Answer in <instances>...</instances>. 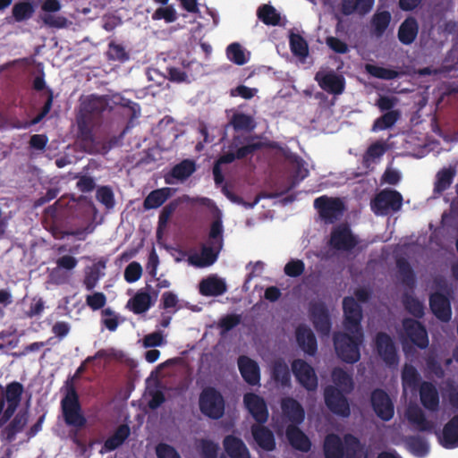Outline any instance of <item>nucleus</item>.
<instances>
[{
  "instance_id": "58",
  "label": "nucleus",
  "mask_w": 458,
  "mask_h": 458,
  "mask_svg": "<svg viewBox=\"0 0 458 458\" xmlns=\"http://www.w3.org/2000/svg\"><path fill=\"white\" fill-rule=\"evenodd\" d=\"M198 447L202 458H217L219 445L214 441L202 438L199 441Z\"/></svg>"
},
{
  "instance_id": "13",
  "label": "nucleus",
  "mask_w": 458,
  "mask_h": 458,
  "mask_svg": "<svg viewBox=\"0 0 458 458\" xmlns=\"http://www.w3.org/2000/svg\"><path fill=\"white\" fill-rule=\"evenodd\" d=\"M292 371L299 384L308 391L318 388V377L314 369L305 360L296 359L292 362Z\"/></svg>"
},
{
  "instance_id": "51",
  "label": "nucleus",
  "mask_w": 458,
  "mask_h": 458,
  "mask_svg": "<svg viewBox=\"0 0 458 458\" xmlns=\"http://www.w3.org/2000/svg\"><path fill=\"white\" fill-rule=\"evenodd\" d=\"M230 123L236 131H252L256 128V123L253 117L243 113L233 114Z\"/></svg>"
},
{
  "instance_id": "34",
  "label": "nucleus",
  "mask_w": 458,
  "mask_h": 458,
  "mask_svg": "<svg viewBox=\"0 0 458 458\" xmlns=\"http://www.w3.org/2000/svg\"><path fill=\"white\" fill-rule=\"evenodd\" d=\"M131 429L127 424H121L105 442L100 454L112 452L120 447L130 437Z\"/></svg>"
},
{
  "instance_id": "57",
  "label": "nucleus",
  "mask_w": 458,
  "mask_h": 458,
  "mask_svg": "<svg viewBox=\"0 0 458 458\" xmlns=\"http://www.w3.org/2000/svg\"><path fill=\"white\" fill-rule=\"evenodd\" d=\"M177 207L178 203L176 201H171L162 208L158 216L157 235L166 227L171 216L174 213Z\"/></svg>"
},
{
  "instance_id": "3",
  "label": "nucleus",
  "mask_w": 458,
  "mask_h": 458,
  "mask_svg": "<svg viewBox=\"0 0 458 458\" xmlns=\"http://www.w3.org/2000/svg\"><path fill=\"white\" fill-rule=\"evenodd\" d=\"M254 136H233L228 146V151L221 155V161L233 163L236 159H243L262 149L265 144L255 140Z\"/></svg>"
},
{
  "instance_id": "9",
  "label": "nucleus",
  "mask_w": 458,
  "mask_h": 458,
  "mask_svg": "<svg viewBox=\"0 0 458 458\" xmlns=\"http://www.w3.org/2000/svg\"><path fill=\"white\" fill-rule=\"evenodd\" d=\"M344 327L349 333H363L361 327L362 309L352 296L343 300Z\"/></svg>"
},
{
  "instance_id": "36",
  "label": "nucleus",
  "mask_w": 458,
  "mask_h": 458,
  "mask_svg": "<svg viewBox=\"0 0 458 458\" xmlns=\"http://www.w3.org/2000/svg\"><path fill=\"white\" fill-rule=\"evenodd\" d=\"M344 440L334 433L326 436L323 444L325 458H344Z\"/></svg>"
},
{
  "instance_id": "7",
  "label": "nucleus",
  "mask_w": 458,
  "mask_h": 458,
  "mask_svg": "<svg viewBox=\"0 0 458 458\" xmlns=\"http://www.w3.org/2000/svg\"><path fill=\"white\" fill-rule=\"evenodd\" d=\"M23 386L17 381H13L6 386L5 400L7 408L4 411L5 401L0 400V428L4 426L14 414L23 394Z\"/></svg>"
},
{
  "instance_id": "21",
  "label": "nucleus",
  "mask_w": 458,
  "mask_h": 458,
  "mask_svg": "<svg viewBox=\"0 0 458 458\" xmlns=\"http://www.w3.org/2000/svg\"><path fill=\"white\" fill-rule=\"evenodd\" d=\"M296 342L307 354L313 356L318 351V343L312 330L306 325H300L295 331Z\"/></svg>"
},
{
  "instance_id": "61",
  "label": "nucleus",
  "mask_w": 458,
  "mask_h": 458,
  "mask_svg": "<svg viewBox=\"0 0 458 458\" xmlns=\"http://www.w3.org/2000/svg\"><path fill=\"white\" fill-rule=\"evenodd\" d=\"M242 320L241 315L228 314L219 319L218 327L223 333H227L236 327Z\"/></svg>"
},
{
  "instance_id": "37",
  "label": "nucleus",
  "mask_w": 458,
  "mask_h": 458,
  "mask_svg": "<svg viewBox=\"0 0 458 458\" xmlns=\"http://www.w3.org/2000/svg\"><path fill=\"white\" fill-rule=\"evenodd\" d=\"M154 302L150 294L147 292L138 291L135 295L131 298L127 303V307L134 314L140 315L147 312Z\"/></svg>"
},
{
  "instance_id": "27",
  "label": "nucleus",
  "mask_w": 458,
  "mask_h": 458,
  "mask_svg": "<svg viewBox=\"0 0 458 458\" xmlns=\"http://www.w3.org/2000/svg\"><path fill=\"white\" fill-rule=\"evenodd\" d=\"M406 418L408 421L420 432H432L435 428L433 421L426 418L423 411L418 406H410L406 411Z\"/></svg>"
},
{
  "instance_id": "15",
  "label": "nucleus",
  "mask_w": 458,
  "mask_h": 458,
  "mask_svg": "<svg viewBox=\"0 0 458 458\" xmlns=\"http://www.w3.org/2000/svg\"><path fill=\"white\" fill-rule=\"evenodd\" d=\"M376 349L378 355L388 366H395L399 361L397 350L391 336L385 333L379 332L375 339Z\"/></svg>"
},
{
  "instance_id": "49",
  "label": "nucleus",
  "mask_w": 458,
  "mask_h": 458,
  "mask_svg": "<svg viewBox=\"0 0 458 458\" xmlns=\"http://www.w3.org/2000/svg\"><path fill=\"white\" fill-rule=\"evenodd\" d=\"M420 376L416 368L405 364L402 370V384L403 388L416 389L420 385Z\"/></svg>"
},
{
  "instance_id": "4",
  "label": "nucleus",
  "mask_w": 458,
  "mask_h": 458,
  "mask_svg": "<svg viewBox=\"0 0 458 458\" xmlns=\"http://www.w3.org/2000/svg\"><path fill=\"white\" fill-rule=\"evenodd\" d=\"M61 409L64 422L68 426L81 428L85 427L87 420L82 414L79 394L73 386H71L61 401Z\"/></svg>"
},
{
  "instance_id": "18",
  "label": "nucleus",
  "mask_w": 458,
  "mask_h": 458,
  "mask_svg": "<svg viewBox=\"0 0 458 458\" xmlns=\"http://www.w3.org/2000/svg\"><path fill=\"white\" fill-rule=\"evenodd\" d=\"M62 5L59 0H45L41 4V10L46 13L41 16L45 25L50 28L62 29L67 26L68 21L64 16L54 15L61 10Z\"/></svg>"
},
{
  "instance_id": "26",
  "label": "nucleus",
  "mask_w": 458,
  "mask_h": 458,
  "mask_svg": "<svg viewBox=\"0 0 458 458\" xmlns=\"http://www.w3.org/2000/svg\"><path fill=\"white\" fill-rule=\"evenodd\" d=\"M251 434L257 445L263 450L270 452L276 448L274 433L259 423L251 426Z\"/></svg>"
},
{
  "instance_id": "45",
  "label": "nucleus",
  "mask_w": 458,
  "mask_h": 458,
  "mask_svg": "<svg viewBox=\"0 0 458 458\" xmlns=\"http://www.w3.org/2000/svg\"><path fill=\"white\" fill-rule=\"evenodd\" d=\"M34 13V5L30 0L20 1L13 6L12 19L15 22L25 21L30 19Z\"/></svg>"
},
{
  "instance_id": "35",
  "label": "nucleus",
  "mask_w": 458,
  "mask_h": 458,
  "mask_svg": "<svg viewBox=\"0 0 458 458\" xmlns=\"http://www.w3.org/2000/svg\"><path fill=\"white\" fill-rule=\"evenodd\" d=\"M374 3L375 0H342L341 13L345 16L353 13L363 16L372 10Z\"/></svg>"
},
{
  "instance_id": "19",
  "label": "nucleus",
  "mask_w": 458,
  "mask_h": 458,
  "mask_svg": "<svg viewBox=\"0 0 458 458\" xmlns=\"http://www.w3.org/2000/svg\"><path fill=\"white\" fill-rule=\"evenodd\" d=\"M243 402L248 411L258 423L262 424L267 420L268 411L262 397L253 393H248L244 394Z\"/></svg>"
},
{
  "instance_id": "50",
  "label": "nucleus",
  "mask_w": 458,
  "mask_h": 458,
  "mask_svg": "<svg viewBox=\"0 0 458 458\" xmlns=\"http://www.w3.org/2000/svg\"><path fill=\"white\" fill-rule=\"evenodd\" d=\"M344 440V458H361L362 447L358 437L352 434H346Z\"/></svg>"
},
{
  "instance_id": "29",
  "label": "nucleus",
  "mask_w": 458,
  "mask_h": 458,
  "mask_svg": "<svg viewBox=\"0 0 458 458\" xmlns=\"http://www.w3.org/2000/svg\"><path fill=\"white\" fill-rule=\"evenodd\" d=\"M440 444L447 449L458 447V414L454 415L443 428L438 437Z\"/></svg>"
},
{
  "instance_id": "32",
  "label": "nucleus",
  "mask_w": 458,
  "mask_h": 458,
  "mask_svg": "<svg viewBox=\"0 0 458 458\" xmlns=\"http://www.w3.org/2000/svg\"><path fill=\"white\" fill-rule=\"evenodd\" d=\"M196 170V165L193 160L184 159L179 164L175 165L170 172L165 175V182L167 184H172V179L180 181L189 178Z\"/></svg>"
},
{
  "instance_id": "62",
  "label": "nucleus",
  "mask_w": 458,
  "mask_h": 458,
  "mask_svg": "<svg viewBox=\"0 0 458 458\" xmlns=\"http://www.w3.org/2000/svg\"><path fill=\"white\" fill-rule=\"evenodd\" d=\"M96 198L107 208H112L114 205V193L108 186L99 187L97 190Z\"/></svg>"
},
{
  "instance_id": "42",
  "label": "nucleus",
  "mask_w": 458,
  "mask_h": 458,
  "mask_svg": "<svg viewBox=\"0 0 458 458\" xmlns=\"http://www.w3.org/2000/svg\"><path fill=\"white\" fill-rule=\"evenodd\" d=\"M170 197L169 188L157 189L149 192L144 199L143 208L146 210L155 209L161 207Z\"/></svg>"
},
{
  "instance_id": "24",
  "label": "nucleus",
  "mask_w": 458,
  "mask_h": 458,
  "mask_svg": "<svg viewBox=\"0 0 458 458\" xmlns=\"http://www.w3.org/2000/svg\"><path fill=\"white\" fill-rule=\"evenodd\" d=\"M316 80L318 81L320 88L330 94L340 95L344 90V78L334 72H327L321 77L318 73L316 75Z\"/></svg>"
},
{
  "instance_id": "12",
  "label": "nucleus",
  "mask_w": 458,
  "mask_h": 458,
  "mask_svg": "<svg viewBox=\"0 0 458 458\" xmlns=\"http://www.w3.org/2000/svg\"><path fill=\"white\" fill-rule=\"evenodd\" d=\"M309 312L316 331L322 336H327L332 323L327 305L322 301H312L310 303Z\"/></svg>"
},
{
  "instance_id": "44",
  "label": "nucleus",
  "mask_w": 458,
  "mask_h": 458,
  "mask_svg": "<svg viewBox=\"0 0 458 458\" xmlns=\"http://www.w3.org/2000/svg\"><path fill=\"white\" fill-rule=\"evenodd\" d=\"M332 380L335 387L345 394H350L354 387L352 377L341 368H335L332 371Z\"/></svg>"
},
{
  "instance_id": "53",
  "label": "nucleus",
  "mask_w": 458,
  "mask_h": 458,
  "mask_svg": "<svg viewBox=\"0 0 458 458\" xmlns=\"http://www.w3.org/2000/svg\"><path fill=\"white\" fill-rule=\"evenodd\" d=\"M404 309L415 318H420L424 316V305L417 298L409 293L403 296Z\"/></svg>"
},
{
  "instance_id": "63",
  "label": "nucleus",
  "mask_w": 458,
  "mask_h": 458,
  "mask_svg": "<svg viewBox=\"0 0 458 458\" xmlns=\"http://www.w3.org/2000/svg\"><path fill=\"white\" fill-rule=\"evenodd\" d=\"M155 21L165 20L166 22H174L177 19V14L173 6L159 7L152 14Z\"/></svg>"
},
{
  "instance_id": "16",
  "label": "nucleus",
  "mask_w": 458,
  "mask_h": 458,
  "mask_svg": "<svg viewBox=\"0 0 458 458\" xmlns=\"http://www.w3.org/2000/svg\"><path fill=\"white\" fill-rule=\"evenodd\" d=\"M403 327L410 341L420 349L428 346V332L424 325L413 318H404Z\"/></svg>"
},
{
  "instance_id": "5",
  "label": "nucleus",
  "mask_w": 458,
  "mask_h": 458,
  "mask_svg": "<svg viewBox=\"0 0 458 458\" xmlns=\"http://www.w3.org/2000/svg\"><path fill=\"white\" fill-rule=\"evenodd\" d=\"M199 406L203 415L213 420L222 418L225 413V399L222 394L213 386L202 389Z\"/></svg>"
},
{
  "instance_id": "11",
  "label": "nucleus",
  "mask_w": 458,
  "mask_h": 458,
  "mask_svg": "<svg viewBox=\"0 0 458 458\" xmlns=\"http://www.w3.org/2000/svg\"><path fill=\"white\" fill-rule=\"evenodd\" d=\"M314 207L319 216L327 222L337 220L344 210V202L338 198L320 196L314 200Z\"/></svg>"
},
{
  "instance_id": "40",
  "label": "nucleus",
  "mask_w": 458,
  "mask_h": 458,
  "mask_svg": "<svg viewBox=\"0 0 458 458\" xmlns=\"http://www.w3.org/2000/svg\"><path fill=\"white\" fill-rule=\"evenodd\" d=\"M388 147L386 142L377 140L369 146L362 157V163L365 167H369L371 164L378 161L387 151Z\"/></svg>"
},
{
  "instance_id": "41",
  "label": "nucleus",
  "mask_w": 458,
  "mask_h": 458,
  "mask_svg": "<svg viewBox=\"0 0 458 458\" xmlns=\"http://www.w3.org/2000/svg\"><path fill=\"white\" fill-rule=\"evenodd\" d=\"M455 176V169L452 166L439 170L436 175L434 193L442 194L453 183Z\"/></svg>"
},
{
  "instance_id": "48",
  "label": "nucleus",
  "mask_w": 458,
  "mask_h": 458,
  "mask_svg": "<svg viewBox=\"0 0 458 458\" xmlns=\"http://www.w3.org/2000/svg\"><path fill=\"white\" fill-rule=\"evenodd\" d=\"M258 18L266 25L277 26L280 24L281 16L276 9L270 4H263L257 11Z\"/></svg>"
},
{
  "instance_id": "64",
  "label": "nucleus",
  "mask_w": 458,
  "mask_h": 458,
  "mask_svg": "<svg viewBox=\"0 0 458 458\" xmlns=\"http://www.w3.org/2000/svg\"><path fill=\"white\" fill-rule=\"evenodd\" d=\"M142 275V267L140 263L133 261L124 270V279L127 283H135Z\"/></svg>"
},
{
  "instance_id": "31",
  "label": "nucleus",
  "mask_w": 458,
  "mask_h": 458,
  "mask_svg": "<svg viewBox=\"0 0 458 458\" xmlns=\"http://www.w3.org/2000/svg\"><path fill=\"white\" fill-rule=\"evenodd\" d=\"M419 33V23L414 17H407L400 25L397 32L399 41L406 46L411 45Z\"/></svg>"
},
{
  "instance_id": "33",
  "label": "nucleus",
  "mask_w": 458,
  "mask_h": 458,
  "mask_svg": "<svg viewBox=\"0 0 458 458\" xmlns=\"http://www.w3.org/2000/svg\"><path fill=\"white\" fill-rule=\"evenodd\" d=\"M199 291L203 296H220L227 291V287L223 279L213 276L200 281Z\"/></svg>"
},
{
  "instance_id": "20",
  "label": "nucleus",
  "mask_w": 458,
  "mask_h": 458,
  "mask_svg": "<svg viewBox=\"0 0 458 458\" xmlns=\"http://www.w3.org/2000/svg\"><path fill=\"white\" fill-rule=\"evenodd\" d=\"M429 307L439 320L448 322L451 319V303L445 294L438 292L432 293L429 297Z\"/></svg>"
},
{
  "instance_id": "17",
  "label": "nucleus",
  "mask_w": 458,
  "mask_h": 458,
  "mask_svg": "<svg viewBox=\"0 0 458 458\" xmlns=\"http://www.w3.org/2000/svg\"><path fill=\"white\" fill-rule=\"evenodd\" d=\"M106 107L107 101L103 97L91 95L81 102L79 116L97 122Z\"/></svg>"
},
{
  "instance_id": "6",
  "label": "nucleus",
  "mask_w": 458,
  "mask_h": 458,
  "mask_svg": "<svg viewBox=\"0 0 458 458\" xmlns=\"http://www.w3.org/2000/svg\"><path fill=\"white\" fill-rule=\"evenodd\" d=\"M403 205L402 194L392 189L380 191L371 200V210L377 216L387 215L390 211L397 212Z\"/></svg>"
},
{
  "instance_id": "28",
  "label": "nucleus",
  "mask_w": 458,
  "mask_h": 458,
  "mask_svg": "<svg viewBox=\"0 0 458 458\" xmlns=\"http://www.w3.org/2000/svg\"><path fill=\"white\" fill-rule=\"evenodd\" d=\"M284 415L293 425L301 424L305 418V411L301 404L292 397L283 399L281 403Z\"/></svg>"
},
{
  "instance_id": "54",
  "label": "nucleus",
  "mask_w": 458,
  "mask_h": 458,
  "mask_svg": "<svg viewBox=\"0 0 458 458\" xmlns=\"http://www.w3.org/2000/svg\"><path fill=\"white\" fill-rule=\"evenodd\" d=\"M290 48L293 55L305 58L309 54L307 41L300 34L293 33L290 36Z\"/></svg>"
},
{
  "instance_id": "39",
  "label": "nucleus",
  "mask_w": 458,
  "mask_h": 458,
  "mask_svg": "<svg viewBox=\"0 0 458 458\" xmlns=\"http://www.w3.org/2000/svg\"><path fill=\"white\" fill-rule=\"evenodd\" d=\"M406 448L417 457H425L429 452V445L427 439L420 435L405 437Z\"/></svg>"
},
{
  "instance_id": "1",
  "label": "nucleus",
  "mask_w": 458,
  "mask_h": 458,
  "mask_svg": "<svg viewBox=\"0 0 458 458\" xmlns=\"http://www.w3.org/2000/svg\"><path fill=\"white\" fill-rule=\"evenodd\" d=\"M224 227L220 218L215 219L211 225L208 233V245L201 248L200 256L193 255L190 257V262L199 267H205L213 265L219 255L224 244L223 239Z\"/></svg>"
},
{
  "instance_id": "22",
  "label": "nucleus",
  "mask_w": 458,
  "mask_h": 458,
  "mask_svg": "<svg viewBox=\"0 0 458 458\" xmlns=\"http://www.w3.org/2000/svg\"><path fill=\"white\" fill-rule=\"evenodd\" d=\"M238 368L242 378L250 386H256L260 380V371L258 363L242 355L238 358Z\"/></svg>"
},
{
  "instance_id": "52",
  "label": "nucleus",
  "mask_w": 458,
  "mask_h": 458,
  "mask_svg": "<svg viewBox=\"0 0 458 458\" xmlns=\"http://www.w3.org/2000/svg\"><path fill=\"white\" fill-rule=\"evenodd\" d=\"M78 139L86 144H91L94 141L93 125L94 121L78 116Z\"/></svg>"
},
{
  "instance_id": "56",
  "label": "nucleus",
  "mask_w": 458,
  "mask_h": 458,
  "mask_svg": "<svg viewBox=\"0 0 458 458\" xmlns=\"http://www.w3.org/2000/svg\"><path fill=\"white\" fill-rule=\"evenodd\" d=\"M396 265L403 283L408 286L413 285L415 276L410 263L404 259H399Z\"/></svg>"
},
{
  "instance_id": "30",
  "label": "nucleus",
  "mask_w": 458,
  "mask_h": 458,
  "mask_svg": "<svg viewBox=\"0 0 458 458\" xmlns=\"http://www.w3.org/2000/svg\"><path fill=\"white\" fill-rule=\"evenodd\" d=\"M223 445L230 458H250V454L244 442L233 435L225 437Z\"/></svg>"
},
{
  "instance_id": "38",
  "label": "nucleus",
  "mask_w": 458,
  "mask_h": 458,
  "mask_svg": "<svg viewBox=\"0 0 458 458\" xmlns=\"http://www.w3.org/2000/svg\"><path fill=\"white\" fill-rule=\"evenodd\" d=\"M28 422L27 411L18 412L13 420L3 429L2 435L8 442L15 439L17 433L22 431Z\"/></svg>"
},
{
  "instance_id": "46",
  "label": "nucleus",
  "mask_w": 458,
  "mask_h": 458,
  "mask_svg": "<svg viewBox=\"0 0 458 458\" xmlns=\"http://www.w3.org/2000/svg\"><path fill=\"white\" fill-rule=\"evenodd\" d=\"M272 377L282 386L291 384V373L288 365L283 360H277L272 366Z\"/></svg>"
},
{
  "instance_id": "8",
  "label": "nucleus",
  "mask_w": 458,
  "mask_h": 458,
  "mask_svg": "<svg viewBox=\"0 0 458 458\" xmlns=\"http://www.w3.org/2000/svg\"><path fill=\"white\" fill-rule=\"evenodd\" d=\"M358 239L347 224H340L332 228L328 245L338 251H351L358 245Z\"/></svg>"
},
{
  "instance_id": "23",
  "label": "nucleus",
  "mask_w": 458,
  "mask_h": 458,
  "mask_svg": "<svg viewBox=\"0 0 458 458\" xmlns=\"http://www.w3.org/2000/svg\"><path fill=\"white\" fill-rule=\"evenodd\" d=\"M285 436L295 450L302 453H308L311 448V441L308 436L298 428V425L290 424L286 427Z\"/></svg>"
},
{
  "instance_id": "10",
  "label": "nucleus",
  "mask_w": 458,
  "mask_h": 458,
  "mask_svg": "<svg viewBox=\"0 0 458 458\" xmlns=\"http://www.w3.org/2000/svg\"><path fill=\"white\" fill-rule=\"evenodd\" d=\"M344 394L334 386H327L324 389L325 403L328 410L337 416L347 418L351 414V409Z\"/></svg>"
},
{
  "instance_id": "55",
  "label": "nucleus",
  "mask_w": 458,
  "mask_h": 458,
  "mask_svg": "<svg viewBox=\"0 0 458 458\" xmlns=\"http://www.w3.org/2000/svg\"><path fill=\"white\" fill-rule=\"evenodd\" d=\"M366 71L375 78L386 81L394 80L400 76V73L395 70L373 64H367Z\"/></svg>"
},
{
  "instance_id": "59",
  "label": "nucleus",
  "mask_w": 458,
  "mask_h": 458,
  "mask_svg": "<svg viewBox=\"0 0 458 458\" xmlns=\"http://www.w3.org/2000/svg\"><path fill=\"white\" fill-rule=\"evenodd\" d=\"M228 59L235 64L243 65L247 63L244 52L239 43H232L226 48Z\"/></svg>"
},
{
  "instance_id": "47",
  "label": "nucleus",
  "mask_w": 458,
  "mask_h": 458,
  "mask_svg": "<svg viewBox=\"0 0 458 458\" xmlns=\"http://www.w3.org/2000/svg\"><path fill=\"white\" fill-rule=\"evenodd\" d=\"M400 116L399 110L386 112L374 121L371 131L376 132L389 129L396 123Z\"/></svg>"
},
{
  "instance_id": "2",
  "label": "nucleus",
  "mask_w": 458,
  "mask_h": 458,
  "mask_svg": "<svg viewBox=\"0 0 458 458\" xmlns=\"http://www.w3.org/2000/svg\"><path fill=\"white\" fill-rule=\"evenodd\" d=\"M363 339V333L335 332L333 341L338 358L350 364L357 362L360 358Z\"/></svg>"
},
{
  "instance_id": "43",
  "label": "nucleus",
  "mask_w": 458,
  "mask_h": 458,
  "mask_svg": "<svg viewBox=\"0 0 458 458\" xmlns=\"http://www.w3.org/2000/svg\"><path fill=\"white\" fill-rule=\"evenodd\" d=\"M391 13L388 11H377L370 21L372 33L377 38L384 35L391 22Z\"/></svg>"
},
{
  "instance_id": "60",
  "label": "nucleus",
  "mask_w": 458,
  "mask_h": 458,
  "mask_svg": "<svg viewBox=\"0 0 458 458\" xmlns=\"http://www.w3.org/2000/svg\"><path fill=\"white\" fill-rule=\"evenodd\" d=\"M107 56L110 60L125 62L129 59V55L124 47L114 42L108 45Z\"/></svg>"
},
{
  "instance_id": "25",
  "label": "nucleus",
  "mask_w": 458,
  "mask_h": 458,
  "mask_svg": "<svg viewBox=\"0 0 458 458\" xmlns=\"http://www.w3.org/2000/svg\"><path fill=\"white\" fill-rule=\"evenodd\" d=\"M420 399L422 406L429 411H437L439 408V394L431 383L424 381L420 386Z\"/></svg>"
},
{
  "instance_id": "14",
  "label": "nucleus",
  "mask_w": 458,
  "mask_h": 458,
  "mask_svg": "<svg viewBox=\"0 0 458 458\" xmlns=\"http://www.w3.org/2000/svg\"><path fill=\"white\" fill-rule=\"evenodd\" d=\"M370 402L373 411L382 420L388 421L393 418L394 413V404L385 390L381 388L373 390Z\"/></svg>"
}]
</instances>
